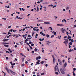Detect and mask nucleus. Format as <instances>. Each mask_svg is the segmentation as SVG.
<instances>
[{"mask_svg":"<svg viewBox=\"0 0 76 76\" xmlns=\"http://www.w3.org/2000/svg\"><path fill=\"white\" fill-rule=\"evenodd\" d=\"M31 46H34V44L32 43L31 44Z\"/></svg>","mask_w":76,"mask_h":76,"instance_id":"45","label":"nucleus"},{"mask_svg":"<svg viewBox=\"0 0 76 76\" xmlns=\"http://www.w3.org/2000/svg\"><path fill=\"white\" fill-rule=\"evenodd\" d=\"M69 7H67L66 8V10H69Z\"/></svg>","mask_w":76,"mask_h":76,"instance_id":"18","label":"nucleus"},{"mask_svg":"<svg viewBox=\"0 0 76 76\" xmlns=\"http://www.w3.org/2000/svg\"><path fill=\"white\" fill-rule=\"evenodd\" d=\"M69 42V40H67V41L64 42V43L67 44Z\"/></svg>","mask_w":76,"mask_h":76,"instance_id":"6","label":"nucleus"},{"mask_svg":"<svg viewBox=\"0 0 76 76\" xmlns=\"http://www.w3.org/2000/svg\"><path fill=\"white\" fill-rule=\"evenodd\" d=\"M8 35H9V34H12V33H10V32H8Z\"/></svg>","mask_w":76,"mask_h":76,"instance_id":"51","label":"nucleus"},{"mask_svg":"<svg viewBox=\"0 0 76 76\" xmlns=\"http://www.w3.org/2000/svg\"><path fill=\"white\" fill-rule=\"evenodd\" d=\"M23 19V18H21L20 17H19V18H18V19H20V20Z\"/></svg>","mask_w":76,"mask_h":76,"instance_id":"33","label":"nucleus"},{"mask_svg":"<svg viewBox=\"0 0 76 76\" xmlns=\"http://www.w3.org/2000/svg\"><path fill=\"white\" fill-rule=\"evenodd\" d=\"M70 60V58H69V59H68V63H70V61H69V60Z\"/></svg>","mask_w":76,"mask_h":76,"instance_id":"30","label":"nucleus"},{"mask_svg":"<svg viewBox=\"0 0 76 76\" xmlns=\"http://www.w3.org/2000/svg\"><path fill=\"white\" fill-rule=\"evenodd\" d=\"M2 19H4V20H6V18H2Z\"/></svg>","mask_w":76,"mask_h":76,"instance_id":"56","label":"nucleus"},{"mask_svg":"<svg viewBox=\"0 0 76 76\" xmlns=\"http://www.w3.org/2000/svg\"><path fill=\"white\" fill-rule=\"evenodd\" d=\"M61 31L62 33H64V30H62Z\"/></svg>","mask_w":76,"mask_h":76,"instance_id":"24","label":"nucleus"},{"mask_svg":"<svg viewBox=\"0 0 76 76\" xmlns=\"http://www.w3.org/2000/svg\"><path fill=\"white\" fill-rule=\"evenodd\" d=\"M39 58H38V57H37L36 58V60H39Z\"/></svg>","mask_w":76,"mask_h":76,"instance_id":"48","label":"nucleus"},{"mask_svg":"<svg viewBox=\"0 0 76 76\" xmlns=\"http://www.w3.org/2000/svg\"><path fill=\"white\" fill-rule=\"evenodd\" d=\"M21 66H25V64H23L21 65Z\"/></svg>","mask_w":76,"mask_h":76,"instance_id":"52","label":"nucleus"},{"mask_svg":"<svg viewBox=\"0 0 76 76\" xmlns=\"http://www.w3.org/2000/svg\"><path fill=\"white\" fill-rule=\"evenodd\" d=\"M4 47H9V45H4Z\"/></svg>","mask_w":76,"mask_h":76,"instance_id":"21","label":"nucleus"},{"mask_svg":"<svg viewBox=\"0 0 76 76\" xmlns=\"http://www.w3.org/2000/svg\"><path fill=\"white\" fill-rule=\"evenodd\" d=\"M69 44V45H72V42H70Z\"/></svg>","mask_w":76,"mask_h":76,"instance_id":"31","label":"nucleus"},{"mask_svg":"<svg viewBox=\"0 0 76 76\" xmlns=\"http://www.w3.org/2000/svg\"><path fill=\"white\" fill-rule=\"evenodd\" d=\"M56 34L57 33H56V32H55L54 33V35H56Z\"/></svg>","mask_w":76,"mask_h":76,"instance_id":"39","label":"nucleus"},{"mask_svg":"<svg viewBox=\"0 0 76 76\" xmlns=\"http://www.w3.org/2000/svg\"><path fill=\"white\" fill-rule=\"evenodd\" d=\"M58 61L59 63V64L60 65H62V62L60 60L58 59Z\"/></svg>","mask_w":76,"mask_h":76,"instance_id":"4","label":"nucleus"},{"mask_svg":"<svg viewBox=\"0 0 76 76\" xmlns=\"http://www.w3.org/2000/svg\"><path fill=\"white\" fill-rule=\"evenodd\" d=\"M64 38H67V36H64Z\"/></svg>","mask_w":76,"mask_h":76,"instance_id":"64","label":"nucleus"},{"mask_svg":"<svg viewBox=\"0 0 76 76\" xmlns=\"http://www.w3.org/2000/svg\"><path fill=\"white\" fill-rule=\"evenodd\" d=\"M5 69H6L7 70L8 69L7 67V66H6L5 67Z\"/></svg>","mask_w":76,"mask_h":76,"instance_id":"23","label":"nucleus"},{"mask_svg":"<svg viewBox=\"0 0 76 76\" xmlns=\"http://www.w3.org/2000/svg\"><path fill=\"white\" fill-rule=\"evenodd\" d=\"M31 53H32V54H34V51H33Z\"/></svg>","mask_w":76,"mask_h":76,"instance_id":"59","label":"nucleus"},{"mask_svg":"<svg viewBox=\"0 0 76 76\" xmlns=\"http://www.w3.org/2000/svg\"><path fill=\"white\" fill-rule=\"evenodd\" d=\"M9 59V57H7L6 58V60H8Z\"/></svg>","mask_w":76,"mask_h":76,"instance_id":"50","label":"nucleus"},{"mask_svg":"<svg viewBox=\"0 0 76 76\" xmlns=\"http://www.w3.org/2000/svg\"><path fill=\"white\" fill-rule=\"evenodd\" d=\"M58 38H59V39H60V38H61V36H58Z\"/></svg>","mask_w":76,"mask_h":76,"instance_id":"57","label":"nucleus"},{"mask_svg":"<svg viewBox=\"0 0 76 76\" xmlns=\"http://www.w3.org/2000/svg\"><path fill=\"white\" fill-rule=\"evenodd\" d=\"M72 50L71 49H70L69 50V52H72Z\"/></svg>","mask_w":76,"mask_h":76,"instance_id":"41","label":"nucleus"},{"mask_svg":"<svg viewBox=\"0 0 76 76\" xmlns=\"http://www.w3.org/2000/svg\"><path fill=\"white\" fill-rule=\"evenodd\" d=\"M41 61L40 60H38L37 62V64H39L40 63H39V62Z\"/></svg>","mask_w":76,"mask_h":76,"instance_id":"8","label":"nucleus"},{"mask_svg":"<svg viewBox=\"0 0 76 76\" xmlns=\"http://www.w3.org/2000/svg\"><path fill=\"white\" fill-rule=\"evenodd\" d=\"M16 18H17L18 19L19 18V17L18 16V15H17L16 16Z\"/></svg>","mask_w":76,"mask_h":76,"instance_id":"47","label":"nucleus"},{"mask_svg":"<svg viewBox=\"0 0 76 76\" xmlns=\"http://www.w3.org/2000/svg\"><path fill=\"white\" fill-rule=\"evenodd\" d=\"M51 56L53 58V63L54 64L55 63V58H54V56L53 55H52Z\"/></svg>","mask_w":76,"mask_h":76,"instance_id":"3","label":"nucleus"},{"mask_svg":"<svg viewBox=\"0 0 76 76\" xmlns=\"http://www.w3.org/2000/svg\"><path fill=\"white\" fill-rule=\"evenodd\" d=\"M35 34V32H33L32 33V36L33 37L34 36V35Z\"/></svg>","mask_w":76,"mask_h":76,"instance_id":"22","label":"nucleus"},{"mask_svg":"<svg viewBox=\"0 0 76 76\" xmlns=\"http://www.w3.org/2000/svg\"><path fill=\"white\" fill-rule=\"evenodd\" d=\"M17 30H12V31H13V32H16V31H17Z\"/></svg>","mask_w":76,"mask_h":76,"instance_id":"37","label":"nucleus"},{"mask_svg":"<svg viewBox=\"0 0 76 76\" xmlns=\"http://www.w3.org/2000/svg\"><path fill=\"white\" fill-rule=\"evenodd\" d=\"M60 26H64V25L62 24H60Z\"/></svg>","mask_w":76,"mask_h":76,"instance_id":"63","label":"nucleus"},{"mask_svg":"<svg viewBox=\"0 0 76 76\" xmlns=\"http://www.w3.org/2000/svg\"><path fill=\"white\" fill-rule=\"evenodd\" d=\"M10 64H11L12 66H13V63H12V62H10Z\"/></svg>","mask_w":76,"mask_h":76,"instance_id":"42","label":"nucleus"},{"mask_svg":"<svg viewBox=\"0 0 76 76\" xmlns=\"http://www.w3.org/2000/svg\"><path fill=\"white\" fill-rule=\"evenodd\" d=\"M46 36L47 38H49V37H50V35L48 34H47Z\"/></svg>","mask_w":76,"mask_h":76,"instance_id":"19","label":"nucleus"},{"mask_svg":"<svg viewBox=\"0 0 76 76\" xmlns=\"http://www.w3.org/2000/svg\"><path fill=\"white\" fill-rule=\"evenodd\" d=\"M11 28V26H9L8 27V28H9V29L10 28Z\"/></svg>","mask_w":76,"mask_h":76,"instance_id":"49","label":"nucleus"},{"mask_svg":"<svg viewBox=\"0 0 76 76\" xmlns=\"http://www.w3.org/2000/svg\"><path fill=\"white\" fill-rule=\"evenodd\" d=\"M56 7V5H55L54 6H53L52 7H53V8H54V7Z\"/></svg>","mask_w":76,"mask_h":76,"instance_id":"55","label":"nucleus"},{"mask_svg":"<svg viewBox=\"0 0 76 76\" xmlns=\"http://www.w3.org/2000/svg\"><path fill=\"white\" fill-rule=\"evenodd\" d=\"M73 70H74V71H75V70H76V68H74Z\"/></svg>","mask_w":76,"mask_h":76,"instance_id":"53","label":"nucleus"},{"mask_svg":"<svg viewBox=\"0 0 76 76\" xmlns=\"http://www.w3.org/2000/svg\"><path fill=\"white\" fill-rule=\"evenodd\" d=\"M47 44H48V45H50V43H51V42H49V41H47Z\"/></svg>","mask_w":76,"mask_h":76,"instance_id":"12","label":"nucleus"},{"mask_svg":"<svg viewBox=\"0 0 76 76\" xmlns=\"http://www.w3.org/2000/svg\"><path fill=\"white\" fill-rule=\"evenodd\" d=\"M44 75V72L42 73L41 74V75Z\"/></svg>","mask_w":76,"mask_h":76,"instance_id":"38","label":"nucleus"},{"mask_svg":"<svg viewBox=\"0 0 76 76\" xmlns=\"http://www.w3.org/2000/svg\"><path fill=\"white\" fill-rule=\"evenodd\" d=\"M38 58H39V59H41V56H39Z\"/></svg>","mask_w":76,"mask_h":76,"instance_id":"62","label":"nucleus"},{"mask_svg":"<svg viewBox=\"0 0 76 76\" xmlns=\"http://www.w3.org/2000/svg\"><path fill=\"white\" fill-rule=\"evenodd\" d=\"M49 28H50V29L51 31H53V28L51 27H49Z\"/></svg>","mask_w":76,"mask_h":76,"instance_id":"28","label":"nucleus"},{"mask_svg":"<svg viewBox=\"0 0 76 76\" xmlns=\"http://www.w3.org/2000/svg\"><path fill=\"white\" fill-rule=\"evenodd\" d=\"M37 22H43V20H38Z\"/></svg>","mask_w":76,"mask_h":76,"instance_id":"15","label":"nucleus"},{"mask_svg":"<svg viewBox=\"0 0 76 76\" xmlns=\"http://www.w3.org/2000/svg\"><path fill=\"white\" fill-rule=\"evenodd\" d=\"M54 37V35H52L50 37V38H53Z\"/></svg>","mask_w":76,"mask_h":76,"instance_id":"35","label":"nucleus"},{"mask_svg":"<svg viewBox=\"0 0 76 76\" xmlns=\"http://www.w3.org/2000/svg\"><path fill=\"white\" fill-rule=\"evenodd\" d=\"M9 41V39H5L4 40H3L4 42H5V41Z\"/></svg>","mask_w":76,"mask_h":76,"instance_id":"17","label":"nucleus"},{"mask_svg":"<svg viewBox=\"0 0 76 76\" xmlns=\"http://www.w3.org/2000/svg\"><path fill=\"white\" fill-rule=\"evenodd\" d=\"M6 53H9V54H10V52L8 51H6Z\"/></svg>","mask_w":76,"mask_h":76,"instance_id":"58","label":"nucleus"},{"mask_svg":"<svg viewBox=\"0 0 76 76\" xmlns=\"http://www.w3.org/2000/svg\"><path fill=\"white\" fill-rule=\"evenodd\" d=\"M57 65H56L55 66V72L57 71Z\"/></svg>","mask_w":76,"mask_h":76,"instance_id":"7","label":"nucleus"},{"mask_svg":"<svg viewBox=\"0 0 76 76\" xmlns=\"http://www.w3.org/2000/svg\"><path fill=\"white\" fill-rule=\"evenodd\" d=\"M46 67H47L48 66V64H47L45 65Z\"/></svg>","mask_w":76,"mask_h":76,"instance_id":"46","label":"nucleus"},{"mask_svg":"<svg viewBox=\"0 0 76 76\" xmlns=\"http://www.w3.org/2000/svg\"><path fill=\"white\" fill-rule=\"evenodd\" d=\"M34 51H38V49L37 48H35L34 49Z\"/></svg>","mask_w":76,"mask_h":76,"instance_id":"25","label":"nucleus"},{"mask_svg":"<svg viewBox=\"0 0 76 76\" xmlns=\"http://www.w3.org/2000/svg\"><path fill=\"white\" fill-rule=\"evenodd\" d=\"M39 29H36V31H37V32H38V31H39Z\"/></svg>","mask_w":76,"mask_h":76,"instance_id":"34","label":"nucleus"},{"mask_svg":"<svg viewBox=\"0 0 76 76\" xmlns=\"http://www.w3.org/2000/svg\"><path fill=\"white\" fill-rule=\"evenodd\" d=\"M62 22H64L65 23H66V20L65 19H64V20H62Z\"/></svg>","mask_w":76,"mask_h":76,"instance_id":"11","label":"nucleus"},{"mask_svg":"<svg viewBox=\"0 0 76 76\" xmlns=\"http://www.w3.org/2000/svg\"><path fill=\"white\" fill-rule=\"evenodd\" d=\"M13 31V29H11L9 30V32H12Z\"/></svg>","mask_w":76,"mask_h":76,"instance_id":"26","label":"nucleus"},{"mask_svg":"<svg viewBox=\"0 0 76 76\" xmlns=\"http://www.w3.org/2000/svg\"><path fill=\"white\" fill-rule=\"evenodd\" d=\"M28 37H29V38H30L31 37V35H28Z\"/></svg>","mask_w":76,"mask_h":76,"instance_id":"44","label":"nucleus"},{"mask_svg":"<svg viewBox=\"0 0 76 76\" xmlns=\"http://www.w3.org/2000/svg\"><path fill=\"white\" fill-rule=\"evenodd\" d=\"M37 3H39V4L41 3V2L39 1L37 2Z\"/></svg>","mask_w":76,"mask_h":76,"instance_id":"60","label":"nucleus"},{"mask_svg":"<svg viewBox=\"0 0 76 76\" xmlns=\"http://www.w3.org/2000/svg\"><path fill=\"white\" fill-rule=\"evenodd\" d=\"M22 61L23 62V61H25V59H24V58H22Z\"/></svg>","mask_w":76,"mask_h":76,"instance_id":"20","label":"nucleus"},{"mask_svg":"<svg viewBox=\"0 0 76 76\" xmlns=\"http://www.w3.org/2000/svg\"><path fill=\"white\" fill-rule=\"evenodd\" d=\"M17 47H18V46H17V45H15V46H14V47H15V48H17Z\"/></svg>","mask_w":76,"mask_h":76,"instance_id":"61","label":"nucleus"},{"mask_svg":"<svg viewBox=\"0 0 76 76\" xmlns=\"http://www.w3.org/2000/svg\"><path fill=\"white\" fill-rule=\"evenodd\" d=\"M44 24H48L49 25H50V24H51L49 22H44Z\"/></svg>","mask_w":76,"mask_h":76,"instance_id":"5","label":"nucleus"},{"mask_svg":"<svg viewBox=\"0 0 76 76\" xmlns=\"http://www.w3.org/2000/svg\"><path fill=\"white\" fill-rule=\"evenodd\" d=\"M10 72L13 75H16V73L15 72H13V71H12V70H10Z\"/></svg>","mask_w":76,"mask_h":76,"instance_id":"2","label":"nucleus"},{"mask_svg":"<svg viewBox=\"0 0 76 76\" xmlns=\"http://www.w3.org/2000/svg\"><path fill=\"white\" fill-rule=\"evenodd\" d=\"M67 66V62H65V64L64 65V67H66Z\"/></svg>","mask_w":76,"mask_h":76,"instance_id":"9","label":"nucleus"},{"mask_svg":"<svg viewBox=\"0 0 76 76\" xmlns=\"http://www.w3.org/2000/svg\"><path fill=\"white\" fill-rule=\"evenodd\" d=\"M55 74H56V75H58V73L57 72H56Z\"/></svg>","mask_w":76,"mask_h":76,"instance_id":"32","label":"nucleus"},{"mask_svg":"<svg viewBox=\"0 0 76 76\" xmlns=\"http://www.w3.org/2000/svg\"><path fill=\"white\" fill-rule=\"evenodd\" d=\"M36 37H38V34L37 33L36 34Z\"/></svg>","mask_w":76,"mask_h":76,"instance_id":"40","label":"nucleus"},{"mask_svg":"<svg viewBox=\"0 0 76 76\" xmlns=\"http://www.w3.org/2000/svg\"><path fill=\"white\" fill-rule=\"evenodd\" d=\"M10 36H13V34H10V35H9V36H8L7 37V38H9V37H10Z\"/></svg>","mask_w":76,"mask_h":76,"instance_id":"13","label":"nucleus"},{"mask_svg":"<svg viewBox=\"0 0 76 76\" xmlns=\"http://www.w3.org/2000/svg\"><path fill=\"white\" fill-rule=\"evenodd\" d=\"M44 63H45V61H42L40 62V64H44Z\"/></svg>","mask_w":76,"mask_h":76,"instance_id":"14","label":"nucleus"},{"mask_svg":"<svg viewBox=\"0 0 76 76\" xmlns=\"http://www.w3.org/2000/svg\"><path fill=\"white\" fill-rule=\"evenodd\" d=\"M22 10H23V11H25V9L23 8L22 9Z\"/></svg>","mask_w":76,"mask_h":76,"instance_id":"54","label":"nucleus"},{"mask_svg":"<svg viewBox=\"0 0 76 76\" xmlns=\"http://www.w3.org/2000/svg\"><path fill=\"white\" fill-rule=\"evenodd\" d=\"M71 42H74V40H73V39H71Z\"/></svg>","mask_w":76,"mask_h":76,"instance_id":"29","label":"nucleus"},{"mask_svg":"<svg viewBox=\"0 0 76 76\" xmlns=\"http://www.w3.org/2000/svg\"><path fill=\"white\" fill-rule=\"evenodd\" d=\"M36 11H37V12H39V8H37V10Z\"/></svg>","mask_w":76,"mask_h":76,"instance_id":"43","label":"nucleus"},{"mask_svg":"<svg viewBox=\"0 0 76 76\" xmlns=\"http://www.w3.org/2000/svg\"><path fill=\"white\" fill-rule=\"evenodd\" d=\"M67 38L68 39H70V38H71V37H70V36H68V37H67Z\"/></svg>","mask_w":76,"mask_h":76,"instance_id":"27","label":"nucleus"},{"mask_svg":"<svg viewBox=\"0 0 76 76\" xmlns=\"http://www.w3.org/2000/svg\"><path fill=\"white\" fill-rule=\"evenodd\" d=\"M10 69H8L7 70V72H8V73H10Z\"/></svg>","mask_w":76,"mask_h":76,"instance_id":"16","label":"nucleus"},{"mask_svg":"<svg viewBox=\"0 0 76 76\" xmlns=\"http://www.w3.org/2000/svg\"><path fill=\"white\" fill-rule=\"evenodd\" d=\"M29 44H32V42H31V41L29 42Z\"/></svg>","mask_w":76,"mask_h":76,"instance_id":"36","label":"nucleus"},{"mask_svg":"<svg viewBox=\"0 0 76 76\" xmlns=\"http://www.w3.org/2000/svg\"><path fill=\"white\" fill-rule=\"evenodd\" d=\"M8 44L9 43L4 42H3L2 43V45H5V44Z\"/></svg>","mask_w":76,"mask_h":76,"instance_id":"10","label":"nucleus"},{"mask_svg":"<svg viewBox=\"0 0 76 76\" xmlns=\"http://www.w3.org/2000/svg\"><path fill=\"white\" fill-rule=\"evenodd\" d=\"M60 71L61 72V73L62 74H63V75H64V74H65V72H64V70H63V69H62V68L60 69Z\"/></svg>","mask_w":76,"mask_h":76,"instance_id":"1","label":"nucleus"}]
</instances>
